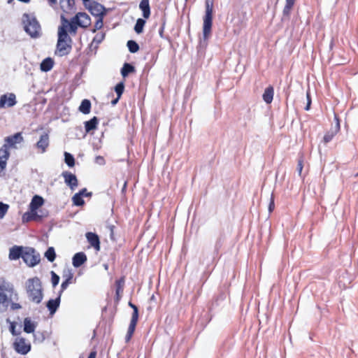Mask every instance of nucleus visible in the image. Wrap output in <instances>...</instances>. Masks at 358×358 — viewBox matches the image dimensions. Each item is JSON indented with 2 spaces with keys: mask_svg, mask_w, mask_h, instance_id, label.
<instances>
[{
  "mask_svg": "<svg viewBox=\"0 0 358 358\" xmlns=\"http://www.w3.org/2000/svg\"><path fill=\"white\" fill-rule=\"evenodd\" d=\"M124 83L121 82L116 85L115 87V91L118 97H120L124 92Z\"/></svg>",
  "mask_w": 358,
  "mask_h": 358,
  "instance_id": "38",
  "label": "nucleus"
},
{
  "mask_svg": "<svg viewBox=\"0 0 358 358\" xmlns=\"http://www.w3.org/2000/svg\"><path fill=\"white\" fill-rule=\"evenodd\" d=\"M36 324L29 318L27 317L24 320V331L30 334L35 331Z\"/></svg>",
  "mask_w": 358,
  "mask_h": 358,
  "instance_id": "26",
  "label": "nucleus"
},
{
  "mask_svg": "<svg viewBox=\"0 0 358 358\" xmlns=\"http://www.w3.org/2000/svg\"><path fill=\"white\" fill-rule=\"evenodd\" d=\"M49 145V136L47 134L41 136L39 141L36 143V148L41 150V152H45Z\"/></svg>",
  "mask_w": 358,
  "mask_h": 358,
  "instance_id": "16",
  "label": "nucleus"
},
{
  "mask_svg": "<svg viewBox=\"0 0 358 358\" xmlns=\"http://www.w3.org/2000/svg\"><path fill=\"white\" fill-rule=\"evenodd\" d=\"M22 23L24 31L32 38H38L42 35V29L39 22L34 14L24 13Z\"/></svg>",
  "mask_w": 358,
  "mask_h": 358,
  "instance_id": "2",
  "label": "nucleus"
},
{
  "mask_svg": "<svg viewBox=\"0 0 358 358\" xmlns=\"http://www.w3.org/2000/svg\"><path fill=\"white\" fill-rule=\"evenodd\" d=\"M45 257L48 259L49 262H54L56 257V254L54 248H48V249L45 252Z\"/></svg>",
  "mask_w": 358,
  "mask_h": 358,
  "instance_id": "30",
  "label": "nucleus"
},
{
  "mask_svg": "<svg viewBox=\"0 0 358 358\" xmlns=\"http://www.w3.org/2000/svg\"><path fill=\"white\" fill-rule=\"evenodd\" d=\"M23 141V137L22 136L20 133H17L13 136H8L5 138L6 143L4 145H7V147H14L15 144L20 143Z\"/></svg>",
  "mask_w": 358,
  "mask_h": 358,
  "instance_id": "15",
  "label": "nucleus"
},
{
  "mask_svg": "<svg viewBox=\"0 0 358 358\" xmlns=\"http://www.w3.org/2000/svg\"><path fill=\"white\" fill-rule=\"evenodd\" d=\"M64 161H65V163L69 167H73L75 165V159H74L73 156L67 152H64Z\"/></svg>",
  "mask_w": 358,
  "mask_h": 358,
  "instance_id": "32",
  "label": "nucleus"
},
{
  "mask_svg": "<svg viewBox=\"0 0 358 358\" xmlns=\"http://www.w3.org/2000/svg\"><path fill=\"white\" fill-rule=\"evenodd\" d=\"M128 48H129V50L131 52V53H135L138 50H139V46L137 44V43L134 41H132V40H130L127 42V44Z\"/></svg>",
  "mask_w": 358,
  "mask_h": 358,
  "instance_id": "35",
  "label": "nucleus"
},
{
  "mask_svg": "<svg viewBox=\"0 0 358 358\" xmlns=\"http://www.w3.org/2000/svg\"><path fill=\"white\" fill-rule=\"evenodd\" d=\"M273 94H274V90L272 86H269L266 87L264 90V92L263 94V100L266 103H271L273 99Z\"/></svg>",
  "mask_w": 358,
  "mask_h": 358,
  "instance_id": "22",
  "label": "nucleus"
},
{
  "mask_svg": "<svg viewBox=\"0 0 358 358\" xmlns=\"http://www.w3.org/2000/svg\"><path fill=\"white\" fill-rule=\"evenodd\" d=\"M104 37L105 34L103 32L97 33L94 37L93 41L91 43V45L92 46L95 45V48H96V46L103 41Z\"/></svg>",
  "mask_w": 358,
  "mask_h": 358,
  "instance_id": "31",
  "label": "nucleus"
},
{
  "mask_svg": "<svg viewBox=\"0 0 358 358\" xmlns=\"http://www.w3.org/2000/svg\"><path fill=\"white\" fill-rule=\"evenodd\" d=\"M13 293L12 285L6 282L0 285V312L6 310L12 299Z\"/></svg>",
  "mask_w": 358,
  "mask_h": 358,
  "instance_id": "4",
  "label": "nucleus"
},
{
  "mask_svg": "<svg viewBox=\"0 0 358 358\" xmlns=\"http://www.w3.org/2000/svg\"><path fill=\"white\" fill-rule=\"evenodd\" d=\"M24 250L22 247L13 246L10 249L9 259L11 260H17L20 257L22 258Z\"/></svg>",
  "mask_w": 358,
  "mask_h": 358,
  "instance_id": "17",
  "label": "nucleus"
},
{
  "mask_svg": "<svg viewBox=\"0 0 358 358\" xmlns=\"http://www.w3.org/2000/svg\"><path fill=\"white\" fill-rule=\"evenodd\" d=\"M87 261V257L84 252H78L74 255L72 264L74 267L78 268Z\"/></svg>",
  "mask_w": 358,
  "mask_h": 358,
  "instance_id": "18",
  "label": "nucleus"
},
{
  "mask_svg": "<svg viewBox=\"0 0 358 358\" xmlns=\"http://www.w3.org/2000/svg\"><path fill=\"white\" fill-rule=\"evenodd\" d=\"M135 328H136L135 325L129 324L128 331H127V335L125 337V340L127 342H128L131 339V338L135 331Z\"/></svg>",
  "mask_w": 358,
  "mask_h": 358,
  "instance_id": "40",
  "label": "nucleus"
},
{
  "mask_svg": "<svg viewBox=\"0 0 358 358\" xmlns=\"http://www.w3.org/2000/svg\"><path fill=\"white\" fill-rule=\"evenodd\" d=\"M71 39L68 34H59L57 43L55 55L59 57H63L68 55L71 50Z\"/></svg>",
  "mask_w": 358,
  "mask_h": 358,
  "instance_id": "5",
  "label": "nucleus"
},
{
  "mask_svg": "<svg viewBox=\"0 0 358 358\" xmlns=\"http://www.w3.org/2000/svg\"><path fill=\"white\" fill-rule=\"evenodd\" d=\"M72 201L73 204L77 206H81L85 203L84 200L83 199V196H81V194L78 193L73 195L72 197Z\"/></svg>",
  "mask_w": 358,
  "mask_h": 358,
  "instance_id": "33",
  "label": "nucleus"
},
{
  "mask_svg": "<svg viewBox=\"0 0 358 358\" xmlns=\"http://www.w3.org/2000/svg\"><path fill=\"white\" fill-rule=\"evenodd\" d=\"M9 152L7 149V145H3L0 148V169L3 171L6 169L7 164V160L9 157Z\"/></svg>",
  "mask_w": 358,
  "mask_h": 358,
  "instance_id": "13",
  "label": "nucleus"
},
{
  "mask_svg": "<svg viewBox=\"0 0 358 358\" xmlns=\"http://www.w3.org/2000/svg\"><path fill=\"white\" fill-rule=\"evenodd\" d=\"M44 199L38 195H35L33 196L31 203H29V210H32V211L36 210L43 205Z\"/></svg>",
  "mask_w": 358,
  "mask_h": 358,
  "instance_id": "19",
  "label": "nucleus"
},
{
  "mask_svg": "<svg viewBox=\"0 0 358 358\" xmlns=\"http://www.w3.org/2000/svg\"><path fill=\"white\" fill-rule=\"evenodd\" d=\"M63 278L67 281H71L73 278V273L71 269H66L64 271Z\"/></svg>",
  "mask_w": 358,
  "mask_h": 358,
  "instance_id": "42",
  "label": "nucleus"
},
{
  "mask_svg": "<svg viewBox=\"0 0 358 358\" xmlns=\"http://www.w3.org/2000/svg\"><path fill=\"white\" fill-rule=\"evenodd\" d=\"M85 6H87V4L90 1V0H83Z\"/></svg>",
  "mask_w": 358,
  "mask_h": 358,
  "instance_id": "58",
  "label": "nucleus"
},
{
  "mask_svg": "<svg viewBox=\"0 0 358 358\" xmlns=\"http://www.w3.org/2000/svg\"><path fill=\"white\" fill-rule=\"evenodd\" d=\"M71 283V281H67L65 280L61 285V291L59 294L62 295V293L68 287L69 285Z\"/></svg>",
  "mask_w": 358,
  "mask_h": 358,
  "instance_id": "46",
  "label": "nucleus"
},
{
  "mask_svg": "<svg viewBox=\"0 0 358 358\" xmlns=\"http://www.w3.org/2000/svg\"><path fill=\"white\" fill-rule=\"evenodd\" d=\"M73 20L81 27H87L90 24V17L85 13H78L73 17Z\"/></svg>",
  "mask_w": 358,
  "mask_h": 358,
  "instance_id": "11",
  "label": "nucleus"
},
{
  "mask_svg": "<svg viewBox=\"0 0 358 358\" xmlns=\"http://www.w3.org/2000/svg\"><path fill=\"white\" fill-rule=\"evenodd\" d=\"M187 0H185V1H187Z\"/></svg>",
  "mask_w": 358,
  "mask_h": 358,
  "instance_id": "64",
  "label": "nucleus"
},
{
  "mask_svg": "<svg viewBox=\"0 0 358 358\" xmlns=\"http://www.w3.org/2000/svg\"><path fill=\"white\" fill-rule=\"evenodd\" d=\"M134 67L132 65L125 63L121 69V74L124 78H125L129 73L134 72Z\"/></svg>",
  "mask_w": 358,
  "mask_h": 358,
  "instance_id": "29",
  "label": "nucleus"
},
{
  "mask_svg": "<svg viewBox=\"0 0 358 358\" xmlns=\"http://www.w3.org/2000/svg\"><path fill=\"white\" fill-rule=\"evenodd\" d=\"M306 99H307V103L305 107V110H308L310 109V105H311V99H310V93L308 91L306 92Z\"/></svg>",
  "mask_w": 358,
  "mask_h": 358,
  "instance_id": "47",
  "label": "nucleus"
},
{
  "mask_svg": "<svg viewBox=\"0 0 358 358\" xmlns=\"http://www.w3.org/2000/svg\"><path fill=\"white\" fill-rule=\"evenodd\" d=\"M71 22L69 20L65 21L64 22H62L61 26L58 28V34H68L67 33V29L69 28V26Z\"/></svg>",
  "mask_w": 358,
  "mask_h": 358,
  "instance_id": "36",
  "label": "nucleus"
},
{
  "mask_svg": "<svg viewBox=\"0 0 358 358\" xmlns=\"http://www.w3.org/2000/svg\"><path fill=\"white\" fill-rule=\"evenodd\" d=\"M129 306L133 309V311L135 310V308H138L137 306L131 302H129Z\"/></svg>",
  "mask_w": 358,
  "mask_h": 358,
  "instance_id": "56",
  "label": "nucleus"
},
{
  "mask_svg": "<svg viewBox=\"0 0 358 358\" xmlns=\"http://www.w3.org/2000/svg\"><path fill=\"white\" fill-rule=\"evenodd\" d=\"M78 194H81V196H91L92 193L91 192H87V189L85 188L81 189L79 192H78Z\"/></svg>",
  "mask_w": 358,
  "mask_h": 358,
  "instance_id": "50",
  "label": "nucleus"
},
{
  "mask_svg": "<svg viewBox=\"0 0 358 358\" xmlns=\"http://www.w3.org/2000/svg\"><path fill=\"white\" fill-rule=\"evenodd\" d=\"M96 352L93 351L91 352L87 358H96Z\"/></svg>",
  "mask_w": 358,
  "mask_h": 358,
  "instance_id": "54",
  "label": "nucleus"
},
{
  "mask_svg": "<svg viewBox=\"0 0 358 358\" xmlns=\"http://www.w3.org/2000/svg\"><path fill=\"white\" fill-rule=\"evenodd\" d=\"M13 345L15 351L21 355H27L31 350V344L24 338H17Z\"/></svg>",
  "mask_w": 358,
  "mask_h": 358,
  "instance_id": "7",
  "label": "nucleus"
},
{
  "mask_svg": "<svg viewBox=\"0 0 358 358\" xmlns=\"http://www.w3.org/2000/svg\"><path fill=\"white\" fill-rule=\"evenodd\" d=\"M22 259L30 267H34L40 262V255L31 248H27L24 250Z\"/></svg>",
  "mask_w": 358,
  "mask_h": 358,
  "instance_id": "6",
  "label": "nucleus"
},
{
  "mask_svg": "<svg viewBox=\"0 0 358 358\" xmlns=\"http://www.w3.org/2000/svg\"><path fill=\"white\" fill-rule=\"evenodd\" d=\"M60 297L61 296L59 294V296L57 299H50L47 302L46 306L48 308L50 315H54L59 306Z\"/></svg>",
  "mask_w": 358,
  "mask_h": 358,
  "instance_id": "20",
  "label": "nucleus"
},
{
  "mask_svg": "<svg viewBox=\"0 0 358 358\" xmlns=\"http://www.w3.org/2000/svg\"><path fill=\"white\" fill-rule=\"evenodd\" d=\"M124 278H121L120 279L116 280V282H115V287H116L115 300L117 302H118L122 297V294L123 289H124Z\"/></svg>",
  "mask_w": 358,
  "mask_h": 358,
  "instance_id": "21",
  "label": "nucleus"
},
{
  "mask_svg": "<svg viewBox=\"0 0 358 358\" xmlns=\"http://www.w3.org/2000/svg\"><path fill=\"white\" fill-rule=\"evenodd\" d=\"M213 12V1L206 0V12L203 17V38L204 41L210 37L211 34Z\"/></svg>",
  "mask_w": 358,
  "mask_h": 358,
  "instance_id": "3",
  "label": "nucleus"
},
{
  "mask_svg": "<svg viewBox=\"0 0 358 358\" xmlns=\"http://www.w3.org/2000/svg\"><path fill=\"white\" fill-rule=\"evenodd\" d=\"M49 2L51 3V4H53V3H55L57 2V0H48Z\"/></svg>",
  "mask_w": 358,
  "mask_h": 358,
  "instance_id": "59",
  "label": "nucleus"
},
{
  "mask_svg": "<svg viewBox=\"0 0 358 358\" xmlns=\"http://www.w3.org/2000/svg\"><path fill=\"white\" fill-rule=\"evenodd\" d=\"M139 8L143 12V16L148 19L150 15L149 0H142L139 4Z\"/></svg>",
  "mask_w": 358,
  "mask_h": 358,
  "instance_id": "23",
  "label": "nucleus"
},
{
  "mask_svg": "<svg viewBox=\"0 0 358 358\" xmlns=\"http://www.w3.org/2000/svg\"><path fill=\"white\" fill-rule=\"evenodd\" d=\"M145 24V21L141 18H138L134 27V30L137 34L143 32V27Z\"/></svg>",
  "mask_w": 358,
  "mask_h": 358,
  "instance_id": "34",
  "label": "nucleus"
},
{
  "mask_svg": "<svg viewBox=\"0 0 358 358\" xmlns=\"http://www.w3.org/2000/svg\"><path fill=\"white\" fill-rule=\"evenodd\" d=\"M11 308H12V309L15 310V309L20 308L21 306H20V305L19 303H11Z\"/></svg>",
  "mask_w": 358,
  "mask_h": 358,
  "instance_id": "53",
  "label": "nucleus"
},
{
  "mask_svg": "<svg viewBox=\"0 0 358 358\" xmlns=\"http://www.w3.org/2000/svg\"><path fill=\"white\" fill-rule=\"evenodd\" d=\"M45 215L43 214H38V211L35 210L32 211V210H29L28 212H26L22 215V222H29L32 220L38 221L41 220Z\"/></svg>",
  "mask_w": 358,
  "mask_h": 358,
  "instance_id": "12",
  "label": "nucleus"
},
{
  "mask_svg": "<svg viewBox=\"0 0 358 358\" xmlns=\"http://www.w3.org/2000/svg\"><path fill=\"white\" fill-rule=\"evenodd\" d=\"M269 200L270 201L268 204V211L269 213H271L275 208L274 197L273 193H271Z\"/></svg>",
  "mask_w": 358,
  "mask_h": 358,
  "instance_id": "44",
  "label": "nucleus"
},
{
  "mask_svg": "<svg viewBox=\"0 0 358 358\" xmlns=\"http://www.w3.org/2000/svg\"><path fill=\"white\" fill-rule=\"evenodd\" d=\"M295 0H286V3L282 12V20L289 18L290 11L294 4Z\"/></svg>",
  "mask_w": 358,
  "mask_h": 358,
  "instance_id": "24",
  "label": "nucleus"
},
{
  "mask_svg": "<svg viewBox=\"0 0 358 358\" xmlns=\"http://www.w3.org/2000/svg\"><path fill=\"white\" fill-rule=\"evenodd\" d=\"M120 98V97H118V96H117L115 99L113 100V101H111L112 105H113V106L116 105V104L117 103V102H118V101H119Z\"/></svg>",
  "mask_w": 358,
  "mask_h": 358,
  "instance_id": "55",
  "label": "nucleus"
},
{
  "mask_svg": "<svg viewBox=\"0 0 358 358\" xmlns=\"http://www.w3.org/2000/svg\"><path fill=\"white\" fill-rule=\"evenodd\" d=\"M62 177L64 179V182L71 189L74 190L78 186V180L76 176L71 172L64 171L62 173Z\"/></svg>",
  "mask_w": 358,
  "mask_h": 358,
  "instance_id": "10",
  "label": "nucleus"
},
{
  "mask_svg": "<svg viewBox=\"0 0 358 358\" xmlns=\"http://www.w3.org/2000/svg\"><path fill=\"white\" fill-rule=\"evenodd\" d=\"M338 129H339V123L337 124Z\"/></svg>",
  "mask_w": 358,
  "mask_h": 358,
  "instance_id": "62",
  "label": "nucleus"
},
{
  "mask_svg": "<svg viewBox=\"0 0 358 358\" xmlns=\"http://www.w3.org/2000/svg\"><path fill=\"white\" fill-rule=\"evenodd\" d=\"M51 282L53 287H55L59 282V276L53 271L50 272Z\"/></svg>",
  "mask_w": 358,
  "mask_h": 358,
  "instance_id": "37",
  "label": "nucleus"
},
{
  "mask_svg": "<svg viewBox=\"0 0 358 358\" xmlns=\"http://www.w3.org/2000/svg\"><path fill=\"white\" fill-rule=\"evenodd\" d=\"M16 103V97L13 93L3 94L0 96V108L13 107Z\"/></svg>",
  "mask_w": 358,
  "mask_h": 358,
  "instance_id": "9",
  "label": "nucleus"
},
{
  "mask_svg": "<svg viewBox=\"0 0 358 358\" xmlns=\"http://www.w3.org/2000/svg\"><path fill=\"white\" fill-rule=\"evenodd\" d=\"M85 7L94 16L103 17L105 15V7L95 1H90Z\"/></svg>",
  "mask_w": 358,
  "mask_h": 358,
  "instance_id": "8",
  "label": "nucleus"
},
{
  "mask_svg": "<svg viewBox=\"0 0 358 358\" xmlns=\"http://www.w3.org/2000/svg\"><path fill=\"white\" fill-rule=\"evenodd\" d=\"M12 0H8V3H10Z\"/></svg>",
  "mask_w": 358,
  "mask_h": 358,
  "instance_id": "63",
  "label": "nucleus"
},
{
  "mask_svg": "<svg viewBox=\"0 0 358 358\" xmlns=\"http://www.w3.org/2000/svg\"><path fill=\"white\" fill-rule=\"evenodd\" d=\"M151 299V300H154V299H155V296H152V297H151V299Z\"/></svg>",
  "mask_w": 358,
  "mask_h": 358,
  "instance_id": "61",
  "label": "nucleus"
},
{
  "mask_svg": "<svg viewBox=\"0 0 358 358\" xmlns=\"http://www.w3.org/2000/svg\"><path fill=\"white\" fill-rule=\"evenodd\" d=\"M302 169H303V164H302V162L300 160V161H299V163L297 165V171H298L299 175H301Z\"/></svg>",
  "mask_w": 358,
  "mask_h": 358,
  "instance_id": "51",
  "label": "nucleus"
},
{
  "mask_svg": "<svg viewBox=\"0 0 358 358\" xmlns=\"http://www.w3.org/2000/svg\"><path fill=\"white\" fill-rule=\"evenodd\" d=\"M95 162L97 164H99V165H103L105 164V159L103 157L101 156H97L96 158H95Z\"/></svg>",
  "mask_w": 358,
  "mask_h": 358,
  "instance_id": "48",
  "label": "nucleus"
},
{
  "mask_svg": "<svg viewBox=\"0 0 358 358\" xmlns=\"http://www.w3.org/2000/svg\"><path fill=\"white\" fill-rule=\"evenodd\" d=\"M98 124V119L94 117L90 120L87 121L85 123V127L87 132H89L93 129H95Z\"/></svg>",
  "mask_w": 358,
  "mask_h": 358,
  "instance_id": "28",
  "label": "nucleus"
},
{
  "mask_svg": "<svg viewBox=\"0 0 358 358\" xmlns=\"http://www.w3.org/2000/svg\"><path fill=\"white\" fill-rule=\"evenodd\" d=\"M103 27V20H102V17H100V19H99L95 24H94V27L96 29H100L101 27Z\"/></svg>",
  "mask_w": 358,
  "mask_h": 358,
  "instance_id": "49",
  "label": "nucleus"
},
{
  "mask_svg": "<svg viewBox=\"0 0 358 358\" xmlns=\"http://www.w3.org/2000/svg\"><path fill=\"white\" fill-rule=\"evenodd\" d=\"M67 2V6L69 9H71L75 3L74 0H66Z\"/></svg>",
  "mask_w": 358,
  "mask_h": 358,
  "instance_id": "52",
  "label": "nucleus"
},
{
  "mask_svg": "<svg viewBox=\"0 0 358 358\" xmlns=\"http://www.w3.org/2000/svg\"><path fill=\"white\" fill-rule=\"evenodd\" d=\"M335 135V133L334 132H328L324 136V143H329V141H331L333 138V137Z\"/></svg>",
  "mask_w": 358,
  "mask_h": 358,
  "instance_id": "45",
  "label": "nucleus"
},
{
  "mask_svg": "<svg viewBox=\"0 0 358 358\" xmlns=\"http://www.w3.org/2000/svg\"><path fill=\"white\" fill-rule=\"evenodd\" d=\"M86 238L92 247H93L97 251L100 250L99 238L96 234L92 232H87L86 234Z\"/></svg>",
  "mask_w": 358,
  "mask_h": 358,
  "instance_id": "14",
  "label": "nucleus"
},
{
  "mask_svg": "<svg viewBox=\"0 0 358 358\" xmlns=\"http://www.w3.org/2000/svg\"><path fill=\"white\" fill-rule=\"evenodd\" d=\"M11 332H12L13 334H15L14 327H12Z\"/></svg>",
  "mask_w": 358,
  "mask_h": 358,
  "instance_id": "60",
  "label": "nucleus"
},
{
  "mask_svg": "<svg viewBox=\"0 0 358 358\" xmlns=\"http://www.w3.org/2000/svg\"><path fill=\"white\" fill-rule=\"evenodd\" d=\"M54 62L50 57L45 58L41 64V70L44 72L50 71L53 67Z\"/></svg>",
  "mask_w": 358,
  "mask_h": 358,
  "instance_id": "25",
  "label": "nucleus"
},
{
  "mask_svg": "<svg viewBox=\"0 0 358 358\" xmlns=\"http://www.w3.org/2000/svg\"><path fill=\"white\" fill-rule=\"evenodd\" d=\"M78 24H76V21H74L73 17L71 20V23L69 26V31L71 33H76L78 28Z\"/></svg>",
  "mask_w": 358,
  "mask_h": 358,
  "instance_id": "43",
  "label": "nucleus"
},
{
  "mask_svg": "<svg viewBox=\"0 0 358 358\" xmlns=\"http://www.w3.org/2000/svg\"><path fill=\"white\" fill-rule=\"evenodd\" d=\"M138 318V308H135V310L133 311L131 319L129 324H133L136 326Z\"/></svg>",
  "mask_w": 358,
  "mask_h": 358,
  "instance_id": "41",
  "label": "nucleus"
},
{
  "mask_svg": "<svg viewBox=\"0 0 358 358\" xmlns=\"http://www.w3.org/2000/svg\"><path fill=\"white\" fill-rule=\"evenodd\" d=\"M25 289L29 301L40 303L43 298V289L41 280L38 277L29 278L25 282Z\"/></svg>",
  "mask_w": 358,
  "mask_h": 358,
  "instance_id": "1",
  "label": "nucleus"
},
{
  "mask_svg": "<svg viewBox=\"0 0 358 358\" xmlns=\"http://www.w3.org/2000/svg\"><path fill=\"white\" fill-rule=\"evenodd\" d=\"M9 206L0 201V218H3L8 210Z\"/></svg>",
  "mask_w": 358,
  "mask_h": 358,
  "instance_id": "39",
  "label": "nucleus"
},
{
  "mask_svg": "<svg viewBox=\"0 0 358 358\" xmlns=\"http://www.w3.org/2000/svg\"><path fill=\"white\" fill-rule=\"evenodd\" d=\"M91 108V102L88 99H83L79 106V111L83 114H89Z\"/></svg>",
  "mask_w": 358,
  "mask_h": 358,
  "instance_id": "27",
  "label": "nucleus"
},
{
  "mask_svg": "<svg viewBox=\"0 0 358 358\" xmlns=\"http://www.w3.org/2000/svg\"><path fill=\"white\" fill-rule=\"evenodd\" d=\"M68 20L64 15H61V21L62 22H64L65 21Z\"/></svg>",
  "mask_w": 358,
  "mask_h": 358,
  "instance_id": "57",
  "label": "nucleus"
}]
</instances>
